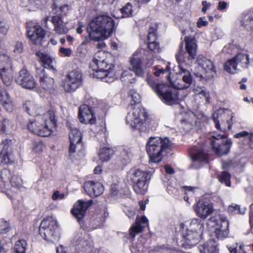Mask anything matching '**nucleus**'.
<instances>
[{
    "instance_id": "34",
    "label": "nucleus",
    "mask_w": 253,
    "mask_h": 253,
    "mask_svg": "<svg viewBox=\"0 0 253 253\" xmlns=\"http://www.w3.org/2000/svg\"><path fill=\"white\" fill-rule=\"evenodd\" d=\"M133 188L136 194L144 195L148 189L147 181H140L139 183H133Z\"/></svg>"
},
{
    "instance_id": "10",
    "label": "nucleus",
    "mask_w": 253,
    "mask_h": 253,
    "mask_svg": "<svg viewBox=\"0 0 253 253\" xmlns=\"http://www.w3.org/2000/svg\"><path fill=\"white\" fill-rule=\"evenodd\" d=\"M56 228V221L51 216L47 217L40 224L39 234L44 239L49 240L54 236Z\"/></svg>"
},
{
    "instance_id": "3",
    "label": "nucleus",
    "mask_w": 253,
    "mask_h": 253,
    "mask_svg": "<svg viewBox=\"0 0 253 253\" xmlns=\"http://www.w3.org/2000/svg\"><path fill=\"white\" fill-rule=\"evenodd\" d=\"M147 117L145 110L140 105H136L127 113L126 118V124L133 129L145 131L148 125L146 122Z\"/></svg>"
},
{
    "instance_id": "21",
    "label": "nucleus",
    "mask_w": 253,
    "mask_h": 253,
    "mask_svg": "<svg viewBox=\"0 0 253 253\" xmlns=\"http://www.w3.org/2000/svg\"><path fill=\"white\" fill-rule=\"evenodd\" d=\"M106 54L102 51H97L93 56L92 60L90 62L89 66L90 69H98L100 68L104 69V67H108L109 64L106 62Z\"/></svg>"
},
{
    "instance_id": "23",
    "label": "nucleus",
    "mask_w": 253,
    "mask_h": 253,
    "mask_svg": "<svg viewBox=\"0 0 253 253\" xmlns=\"http://www.w3.org/2000/svg\"><path fill=\"white\" fill-rule=\"evenodd\" d=\"M148 219L144 216H142L141 218H136L135 224L129 229L130 236L134 238L136 234L141 232L143 229L148 225Z\"/></svg>"
},
{
    "instance_id": "16",
    "label": "nucleus",
    "mask_w": 253,
    "mask_h": 253,
    "mask_svg": "<svg viewBox=\"0 0 253 253\" xmlns=\"http://www.w3.org/2000/svg\"><path fill=\"white\" fill-rule=\"evenodd\" d=\"M16 83L22 87L33 89L35 87L36 83L33 76L25 69L21 70L19 76L16 78Z\"/></svg>"
},
{
    "instance_id": "12",
    "label": "nucleus",
    "mask_w": 253,
    "mask_h": 253,
    "mask_svg": "<svg viewBox=\"0 0 253 253\" xmlns=\"http://www.w3.org/2000/svg\"><path fill=\"white\" fill-rule=\"evenodd\" d=\"M69 139L70 145L69 148V154L70 158L72 159V157L74 156V153L80 152L84 149L80 131L76 128H71Z\"/></svg>"
},
{
    "instance_id": "22",
    "label": "nucleus",
    "mask_w": 253,
    "mask_h": 253,
    "mask_svg": "<svg viewBox=\"0 0 253 253\" xmlns=\"http://www.w3.org/2000/svg\"><path fill=\"white\" fill-rule=\"evenodd\" d=\"M0 105L8 112H11L14 109L12 98L6 90L1 87H0Z\"/></svg>"
},
{
    "instance_id": "35",
    "label": "nucleus",
    "mask_w": 253,
    "mask_h": 253,
    "mask_svg": "<svg viewBox=\"0 0 253 253\" xmlns=\"http://www.w3.org/2000/svg\"><path fill=\"white\" fill-rule=\"evenodd\" d=\"M27 243L24 240L16 242L13 249V253H26Z\"/></svg>"
},
{
    "instance_id": "41",
    "label": "nucleus",
    "mask_w": 253,
    "mask_h": 253,
    "mask_svg": "<svg viewBox=\"0 0 253 253\" xmlns=\"http://www.w3.org/2000/svg\"><path fill=\"white\" fill-rule=\"evenodd\" d=\"M121 11L122 14V17L123 18L129 17L132 16V13L133 12L132 6L130 2L127 3L126 5L121 9Z\"/></svg>"
},
{
    "instance_id": "60",
    "label": "nucleus",
    "mask_w": 253,
    "mask_h": 253,
    "mask_svg": "<svg viewBox=\"0 0 253 253\" xmlns=\"http://www.w3.org/2000/svg\"><path fill=\"white\" fill-rule=\"evenodd\" d=\"M60 51L66 56H70L72 53V50L70 48L61 47L60 49Z\"/></svg>"
},
{
    "instance_id": "61",
    "label": "nucleus",
    "mask_w": 253,
    "mask_h": 253,
    "mask_svg": "<svg viewBox=\"0 0 253 253\" xmlns=\"http://www.w3.org/2000/svg\"><path fill=\"white\" fill-rule=\"evenodd\" d=\"M206 88L204 87L195 86L194 89V92L195 95H198L203 92Z\"/></svg>"
},
{
    "instance_id": "62",
    "label": "nucleus",
    "mask_w": 253,
    "mask_h": 253,
    "mask_svg": "<svg viewBox=\"0 0 253 253\" xmlns=\"http://www.w3.org/2000/svg\"><path fill=\"white\" fill-rule=\"evenodd\" d=\"M248 135L249 133L247 131H243L235 134L234 135V137L238 138L247 136Z\"/></svg>"
},
{
    "instance_id": "31",
    "label": "nucleus",
    "mask_w": 253,
    "mask_h": 253,
    "mask_svg": "<svg viewBox=\"0 0 253 253\" xmlns=\"http://www.w3.org/2000/svg\"><path fill=\"white\" fill-rule=\"evenodd\" d=\"M216 246L213 241L209 240L200 250L201 253H217Z\"/></svg>"
},
{
    "instance_id": "4",
    "label": "nucleus",
    "mask_w": 253,
    "mask_h": 253,
    "mask_svg": "<svg viewBox=\"0 0 253 253\" xmlns=\"http://www.w3.org/2000/svg\"><path fill=\"white\" fill-rule=\"evenodd\" d=\"M170 146L171 143L167 138L162 139L160 137H150L146 144V150L150 160L154 163L160 162L163 152Z\"/></svg>"
},
{
    "instance_id": "59",
    "label": "nucleus",
    "mask_w": 253,
    "mask_h": 253,
    "mask_svg": "<svg viewBox=\"0 0 253 253\" xmlns=\"http://www.w3.org/2000/svg\"><path fill=\"white\" fill-rule=\"evenodd\" d=\"M125 212L126 215L129 218H133L135 215V211L131 208H126L125 209Z\"/></svg>"
},
{
    "instance_id": "46",
    "label": "nucleus",
    "mask_w": 253,
    "mask_h": 253,
    "mask_svg": "<svg viewBox=\"0 0 253 253\" xmlns=\"http://www.w3.org/2000/svg\"><path fill=\"white\" fill-rule=\"evenodd\" d=\"M11 162V160L8 152L0 153V164H8Z\"/></svg>"
},
{
    "instance_id": "45",
    "label": "nucleus",
    "mask_w": 253,
    "mask_h": 253,
    "mask_svg": "<svg viewBox=\"0 0 253 253\" xmlns=\"http://www.w3.org/2000/svg\"><path fill=\"white\" fill-rule=\"evenodd\" d=\"M155 70L154 74L155 76L158 77L164 74H169V69L168 66H166L165 68H160L159 66H155L153 67Z\"/></svg>"
},
{
    "instance_id": "27",
    "label": "nucleus",
    "mask_w": 253,
    "mask_h": 253,
    "mask_svg": "<svg viewBox=\"0 0 253 253\" xmlns=\"http://www.w3.org/2000/svg\"><path fill=\"white\" fill-rule=\"evenodd\" d=\"M220 221L222 222L221 226L215 228V233L218 238H223L227 236L228 234V221L226 217L223 215L220 216Z\"/></svg>"
},
{
    "instance_id": "33",
    "label": "nucleus",
    "mask_w": 253,
    "mask_h": 253,
    "mask_svg": "<svg viewBox=\"0 0 253 253\" xmlns=\"http://www.w3.org/2000/svg\"><path fill=\"white\" fill-rule=\"evenodd\" d=\"M234 60L237 63L244 68H248L249 63V56L245 53H239L235 58Z\"/></svg>"
},
{
    "instance_id": "26",
    "label": "nucleus",
    "mask_w": 253,
    "mask_h": 253,
    "mask_svg": "<svg viewBox=\"0 0 253 253\" xmlns=\"http://www.w3.org/2000/svg\"><path fill=\"white\" fill-rule=\"evenodd\" d=\"M137 51L133 55L130 59V63L132 71L135 75L139 77H143L145 74L144 70L142 68V61L140 58L136 57Z\"/></svg>"
},
{
    "instance_id": "36",
    "label": "nucleus",
    "mask_w": 253,
    "mask_h": 253,
    "mask_svg": "<svg viewBox=\"0 0 253 253\" xmlns=\"http://www.w3.org/2000/svg\"><path fill=\"white\" fill-rule=\"evenodd\" d=\"M113 154L112 150L105 147L102 148L99 153L100 159L103 162L109 160Z\"/></svg>"
},
{
    "instance_id": "19",
    "label": "nucleus",
    "mask_w": 253,
    "mask_h": 253,
    "mask_svg": "<svg viewBox=\"0 0 253 253\" xmlns=\"http://www.w3.org/2000/svg\"><path fill=\"white\" fill-rule=\"evenodd\" d=\"M84 188L85 192L90 197L99 196L104 191L103 185L100 182L94 181H88L84 182Z\"/></svg>"
},
{
    "instance_id": "20",
    "label": "nucleus",
    "mask_w": 253,
    "mask_h": 253,
    "mask_svg": "<svg viewBox=\"0 0 253 253\" xmlns=\"http://www.w3.org/2000/svg\"><path fill=\"white\" fill-rule=\"evenodd\" d=\"M198 65L205 70L206 78H212L216 74V71L212 62L202 56H199L197 58Z\"/></svg>"
},
{
    "instance_id": "5",
    "label": "nucleus",
    "mask_w": 253,
    "mask_h": 253,
    "mask_svg": "<svg viewBox=\"0 0 253 253\" xmlns=\"http://www.w3.org/2000/svg\"><path fill=\"white\" fill-rule=\"evenodd\" d=\"M47 118L44 125L39 121L36 120L28 125V128L32 132L42 137L49 136L52 132V128L56 126V121L55 119L54 112L52 110H49L46 114Z\"/></svg>"
},
{
    "instance_id": "1",
    "label": "nucleus",
    "mask_w": 253,
    "mask_h": 253,
    "mask_svg": "<svg viewBox=\"0 0 253 253\" xmlns=\"http://www.w3.org/2000/svg\"><path fill=\"white\" fill-rule=\"evenodd\" d=\"M185 49L180 42L175 58L178 63L177 74L182 76V79H177L171 88L164 84L159 83L154 77L149 76L146 79L147 84L165 104L172 105L178 102V91L175 88L183 89L188 88L192 82L190 72L187 70L197 56V45L195 38L185 37Z\"/></svg>"
},
{
    "instance_id": "32",
    "label": "nucleus",
    "mask_w": 253,
    "mask_h": 253,
    "mask_svg": "<svg viewBox=\"0 0 253 253\" xmlns=\"http://www.w3.org/2000/svg\"><path fill=\"white\" fill-rule=\"evenodd\" d=\"M203 227V224L198 218H193L190 222L188 228L186 230H192L201 233Z\"/></svg>"
},
{
    "instance_id": "18",
    "label": "nucleus",
    "mask_w": 253,
    "mask_h": 253,
    "mask_svg": "<svg viewBox=\"0 0 253 253\" xmlns=\"http://www.w3.org/2000/svg\"><path fill=\"white\" fill-rule=\"evenodd\" d=\"M92 204V200H89L86 202L79 200L74 205L72 210L73 215L79 221L83 218L86 210Z\"/></svg>"
},
{
    "instance_id": "43",
    "label": "nucleus",
    "mask_w": 253,
    "mask_h": 253,
    "mask_svg": "<svg viewBox=\"0 0 253 253\" xmlns=\"http://www.w3.org/2000/svg\"><path fill=\"white\" fill-rule=\"evenodd\" d=\"M9 26L4 21H0V43L2 41L3 37L7 34Z\"/></svg>"
},
{
    "instance_id": "11",
    "label": "nucleus",
    "mask_w": 253,
    "mask_h": 253,
    "mask_svg": "<svg viewBox=\"0 0 253 253\" xmlns=\"http://www.w3.org/2000/svg\"><path fill=\"white\" fill-rule=\"evenodd\" d=\"M82 73L79 69H75L67 75L64 84V89L67 92L74 91L82 84Z\"/></svg>"
},
{
    "instance_id": "7",
    "label": "nucleus",
    "mask_w": 253,
    "mask_h": 253,
    "mask_svg": "<svg viewBox=\"0 0 253 253\" xmlns=\"http://www.w3.org/2000/svg\"><path fill=\"white\" fill-rule=\"evenodd\" d=\"M212 149L218 155L227 154L230 150L232 142L226 139L224 134L212 133L211 138H209Z\"/></svg>"
},
{
    "instance_id": "57",
    "label": "nucleus",
    "mask_w": 253,
    "mask_h": 253,
    "mask_svg": "<svg viewBox=\"0 0 253 253\" xmlns=\"http://www.w3.org/2000/svg\"><path fill=\"white\" fill-rule=\"evenodd\" d=\"M227 6V3L224 1H220L218 2L217 9L219 11H224L226 10Z\"/></svg>"
},
{
    "instance_id": "44",
    "label": "nucleus",
    "mask_w": 253,
    "mask_h": 253,
    "mask_svg": "<svg viewBox=\"0 0 253 253\" xmlns=\"http://www.w3.org/2000/svg\"><path fill=\"white\" fill-rule=\"evenodd\" d=\"M219 180L220 182L224 183L227 186H231L230 174L226 171H222L219 177Z\"/></svg>"
},
{
    "instance_id": "28",
    "label": "nucleus",
    "mask_w": 253,
    "mask_h": 253,
    "mask_svg": "<svg viewBox=\"0 0 253 253\" xmlns=\"http://www.w3.org/2000/svg\"><path fill=\"white\" fill-rule=\"evenodd\" d=\"M183 236L186 244L194 246L199 242L200 234L192 230H186L183 233Z\"/></svg>"
},
{
    "instance_id": "25",
    "label": "nucleus",
    "mask_w": 253,
    "mask_h": 253,
    "mask_svg": "<svg viewBox=\"0 0 253 253\" xmlns=\"http://www.w3.org/2000/svg\"><path fill=\"white\" fill-rule=\"evenodd\" d=\"M37 76L39 77L41 85L44 89L51 87L54 83V80L47 75H45L43 68H40L37 70Z\"/></svg>"
},
{
    "instance_id": "55",
    "label": "nucleus",
    "mask_w": 253,
    "mask_h": 253,
    "mask_svg": "<svg viewBox=\"0 0 253 253\" xmlns=\"http://www.w3.org/2000/svg\"><path fill=\"white\" fill-rule=\"evenodd\" d=\"M250 223L251 226V230L253 234V204L250 206Z\"/></svg>"
},
{
    "instance_id": "53",
    "label": "nucleus",
    "mask_w": 253,
    "mask_h": 253,
    "mask_svg": "<svg viewBox=\"0 0 253 253\" xmlns=\"http://www.w3.org/2000/svg\"><path fill=\"white\" fill-rule=\"evenodd\" d=\"M199 97L201 99L205 100L206 102L208 103L210 100V94L209 92L205 89L199 95Z\"/></svg>"
},
{
    "instance_id": "30",
    "label": "nucleus",
    "mask_w": 253,
    "mask_h": 253,
    "mask_svg": "<svg viewBox=\"0 0 253 253\" xmlns=\"http://www.w3.org/2000/svg\"><path fill=\"white\" fill-rule=\"evenodd\" d=\"M36 55L43 64V68L53 69L54 59H52L48 54L39 51L36 52Z\"/></svg>"
},
{
    "instance_id": "47",
    "label": "nucleus",
    "mask_w": 253,
    "mask_h": 253,
    "mask_svg": "<svg viewBox=\"0 0 253 253\" xmlns=\"http://www.w3.org/2000/svg\"><path fill=\"white\" fill-rule=\"evenodd\" d=\"M10 126V122L7 119H4L2 122H0V133H2L5 132L6 130H8L9 129Z\"/></svg>"
},
{
    "instance_id": "64",
    "label": "nucleus",
    "mask_w": 253,
    "mask_h": 253,
    "mask_svg": "<svg viewBox=\"0 0 253 253\" xmlns=\"http://www.w3.org/2000/svg\"><path fill=\"white\" fill-rule=\"evenodd\" d=\"M203 8L202 9V12H205L207 9L211 6L210 3H208L206 1H203L202 2Z\"/></svg>"
},
{
    "instance_id": "13",
    "label": "nucleus",
    "mask_w": 253,
    "mask_h": 253,
    "mask_svg": "<svg viewBox=\"0 0 253 253\" xmlns=\"http://www.w3.org/2000/svg\"><path fill=\"white\" fill-rule=\"evenodd\" d=\"M27 36L32 44L41 46L45 42V33L39 25L28 27L27 28Z\"/></svg>"
},
{
    "instance_id": "56",
    "label": "nucleus",
    "mask_w": 253,
    "mask_h": 253,
    "mask_svg": "<svg viewBox=\"0 0 253 253\" xmlns=\"http://www.w3.org/2000/svg\"><path fill=\"white\" fill-rule=\"evenodd\" d=\"M228 210L230 212H234L235 213H240V207L238 205H231L228 207Z\"/></svg>"
},
{
    "instance_id": "8",
    "label": "nucleus",
    "mask_w": 253,
    "mask_h": 253,
    "mask_svg": "<svg viewBox=\"0 0 253 253\" xmlns=\"http://www.w3.org/2000/svg\"><path fill=\"white\" fill-rule=\"evenodd\" d=\"M13 70L9 57L5 54L0 55V75L3 83L9 85L13 79Z\"/></svg>"
},
{
    "instance_id": "42",
    "label": "nucleus",
    "mask_w": 253,
    "mask_h": 253,
    "mask_svg": "<svg viewBox=\"0 0 253 253\" xmlns=\"http://www.w3.org/2000/svg\"><path fill=\"white\" fill-rule=\"evenodd\" d=\"M128 97L130 98L131 100L133 102H131V105L130 107L133 108L132 106L134 105H138V103H139L140 102V95L137 93L134 90H130L129 91L128 93Z\"/></svg>"
},
{
    "instance_id": "2",
    "label": "nucleus",
    "mask_w": 253,
    "mask_h": 253,
    "mask_svg": "<svg viewBox=\"0 0 253 253\" xmlns=\"http://www.w3.org/2000/svg\"><path fill=\"white\" fill-rule=\"evenodd\" d=\"M115 28V22L107 14L98 15L89 23L87 31L90 39L95 41L105 40L109 38Z\"/></svg>"
},
{
    "instance_id": "39",
    "label": "nucleus",
    "mask_w": 253,
    "mask_h": 253,
    "mask_svg": "<svg viewBox=\"0 0 253 253\" xmlns=\"http://www.w3.org/2000/svg\"><path fill=\"white\" fill-rule=\"evenodd\" d=\"M121 80L123 82L133 84L135 82V79L133 77L132 74L130 70L125 71L122 72Z\"/></svg>"
},
{
    "instance_id": "51",
    "label": "nucleus",
    "mask_w": 253,
    "mask_h": 253,
    "mask_svg": "<svg viewBox=\"0 0 253 253\" xmlns=\"http://www.w3.org/2000/svg\"><path fill=\"white\" fill-rule=\"evenodd\" d=\"M24 49L23 44L22 42H17L14 45V52L19 54L23 52Z\"/></svg>"
},
{
    "instance_id": "58",
    "label": "nucleus",
    "mask_w": 253,
    "mask_h": 253,
    "mask_svg": "<svg viewBox=\"0 0 253 253\" xmlns=\"http://www.w3.org/2000/svg\"><path fill=\"white\" fill-rule=\"evenodd\" d=\"M64 197V195L63 193H60L58 191H56L54 192L52 196V199L53 200H56L58 199H62Z\"/></svg>"
},
{
    "instance_id": "49",
    "label": "nucleus",
    "mask_w": 253,
    "mask_h": 253,
    "mask_svg": "<svg viewBox=\"0 0 253 253\" xmlns=\"http://www.w3.org/2000/svg\"><path fill=\"white\" fill-rule=\"evenodd\" d=\"M8 224L2 219H0V233L3 234L8 231Z\"/></svg>"
},
{
    "instance_id": "14",
    "label": "nucleus",
    "mask_w": 253,
    "mask_h": 253,
    "mask_svg": "<svg viewBox=\"0 0 253 253\" xmlns=\"http://www.w3.org/2000/svg\"><path fill=\"white\" fill-rule=\"evenodd\" d=\"M193 208L197 215L203 219H206L213 211L212 204L204 198L198 201L193 206Z\"/></svg>"
},
{
    "instance_id": "17",
    "label": "nucleus",
    "mask_w": 253,
    "mask_h": 253,
    "mask_svg": "<svg viewBox=\"0 0 253 253\" xmlns=\"http://www.w3.org/2000/svg\"><path fill=\"white\" fill-rule=\"evenodd\" d=\"M78 116L80 122L83 124L93 125L96 122V118L92 108L86 104L80 107Z\"/></svg>"
},
{
    "instance_id": "24",
    "label": "nucleus",
    "mask_w": 253,
    "mask_h": 253,
    "mask_svg": "<svg viewBox=\"0 0 253 253\" xmlns=\"http://www.w3.org/2000/svg\"><path fill=\"white\" fill-rule=\"evenodd\" d=\"M192 164L191 167L198 169L201 166V163L208 162V155L203 150H196L195 152L191 154Z\"/></svg>"
},
{
    "instance_id": "63",
    "label": "nucleus",
    "mask_w": 253,
    "mask_h": 253,
    "mask_svg": "<svg viewBox=\"0 0 253 253\" xmlns=\"http://www.w3.org/2000/svg\"><path fill=\"white\" fill-rule=\"evenodd\" d=\"M155 29L154 27H150L149 29V33H148V36H147L148 39H149L150 40L151 38V36H152V37H153L152 40H153L154 39L155 35Z\"/></svg>"
},
{
    "instance_id": "38",
    "label": "nucleus",
    "mask_w": 253,
    "mask_h": 253,
    "mask_svg": "<svg viewBox=\"0 0 253 253\" xmlns=\"http://www.w3.org/2000/svg\"><path fill=\"white\" fill-rule=\"evenodd\" d=\"M242 25L249 31L253 30V15H249L244 17L242 20Z\"/></svg>"
},
{
    "instance_id": "6",
    "label": "nucleus",
    "mask_w": 253,
    "mask_h": 253,
    "mask_svg": "<svg viewBox=\"0 0 253 253\" xmlns=\"http://www.w3.org/2000/svg\"><path fill=\"white\" fill-rule=\"evenodd\" d=\"M232 113L228 109L221 108L217 110L212 115V120L215 127L222 132L229 130L231 128Z\"/></svg>"
},
{
    "instance_id": "52",
    "label": "nucleus",
    "mask_w": 253,
    "mask_h": 253,
    "mask_svg": "<svg viewBox=\"0 0 253 253\" xmlns=\"http://www.w3.org/2000/svg\"><path fill=\"white\" fill-rule=\"evenodd\" d=\"M43 145L40 142H35L34 143L33 149L36 153H40L43 150Z\"/></svg>"
},
{
    "instance_id": "40",
    "label": "nucleus",
    "mask_w": 253,
    "mask_h": 253,
    "mask_svg": "<svg viewBox=\"0 0 253 253\" xmlns=\"http://www.w3.org/2000/svg\"><path fill=\"white\" fill-rule=\"evenodd\" d=\"M237 63L234 58L229 60L224 65V69L227 72L234 74L236 73Z\"/></svg>"
},
{
    "instance_id": "9",
    "label": "nucleus",
    "mask_w": 253,
    "mask_h": 253,
    "mask_svg": "<svg viewBox=\"0 0 253 253\" xmlns=\"http://www.w3.org/2000/svg\"><path fill=\"white\" fill-rule=\"evenodd\" d=\"M73 244L75 253H90L92 251V242L85 233L76 236L74 239Z\"/></svg>"
},
{
    "instance_id": "50",
    "label": "nucleus",
    "mask_w": 253,
    "mask_h": 253,
    "mask_svg": "<svg viewBox=\"0 0 253 253\" xmlns=\"http://www.w3.org/2000/svg\"><path fill=\"white\" fill-rule=\"evenodd\" d=\"M148 47L150 50L154 52L159 51V45L156 41L148 42Z\"/></svg>"
},
{
    "instance_id": "48",
    "label": "nucleus",
    "mask_w": 253,
    "mask_h": 253,
    "mask_svg": "<svg viewBox=\"0 0 253 253\" xmlns=\"http://www.w3.org/2000/svg\"><path fill=\"white\" fill-rule=\"evenodd\" d=\"M11 140L6 139L1 143L2 150L0 152L7 153L8 152V149L11 145Z\"/></svg>"
},
{
    "instance_id": "37",
    "label": "nucleus",
    "mask_w": 253,
    "mask_h": 253,
    "mask_svg": "<svg viewBox=\"0 0 253 253\" xmlns=\"http://www.w3.org/2000/svg\"><path fill=\"white\" fill-rule=\"evenodd\" d=\"M24 107L30 115H35L39 114L37 108L34 103L31 101H26L24 104Z\"/></svg>"
},
{
    "instance_id": "15",
    "label": "nucleus",
    "mask_w": 253,
    "mask_h": 253,
    "mask_svg": "<svg viewBox=\"0 0 253 253\" xmlns=\"http://www.w3.org/2000/svg\"><path fill=\"white\" fill-rule=\"evenodd\" d=\"M114 67L113 64H110L108 67H104V69L100 68L96 69H91L93 71L91 74L94 78L100 79L104 82L112 83L118 77V75L114 71Z\"/></svg>"
},
{
    "instance_id": "54",
    "label": "nucleus",
    "mask_w": 253,
    "mask_h": 253,
    "mask_svg": "<svg viewBox=\"0 0 253 253\" xmlns=\"http://www.w3.org/2000/svg\"><path fill=\"white\" fill-rule=\"evenodd\" d=\"M208 24V22L206 20V18L204 17L199 18L197 22V25L198 28L206 26Z\"/></svg>"
},
{
    "instance_id": "29",
    "label": "nucleus",
    "mask_w": 253,
    "mask_h": 253,
    "mask_svg": "<svg viewBox=\"0 0 253 253\" xmlns=\"http://www.w3.org/2000/svg\"><path fill=\"white\" fill-rule=\"evenodd\" d=\"M130 178L133 183H137L140 181H147L150 177L147 171L138 169L133 171Z\"/></svg>"
}]
</instances>
